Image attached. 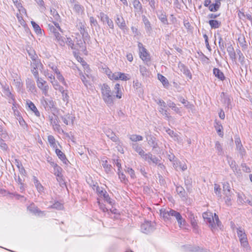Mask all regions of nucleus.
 Wrapping results in <instances>:
<instances>
[{
  "mask_svg": "<svg viewBox=\"0 0 252 252\" xmlns=\"http://www.w3.org/2000/svg\"><path fill=\"white\" fill-rule=\"evenodd\" d=\"M36 83L37 87L41 90L42 94L46 96L48 95L49 86L47 84L46 81L41 78H38V79H36Z\"/></svg>",
  "mask_w": 252,
  "mask_h": 252,
  "instance_id": "423d86ee",
  "label": "nucleus"
},
{
  "mask_svg": "<svg viewBox=\"0 0 252 252\" xmlns=\"http://www.w3.org/2000/svg\"><path fill=\"white\" fill-rule=\"evenodd\" d=\"M94 188H96V191L99 197H102L104 200L111 205L113 204L114 201L110 198L107 191L104 190L103 188H100L99 186H96V185H94Z\"/></svg>",
  "mask_w": 252,
  "mask_h": 252,
  "instance_id": "f03ea898",
  "label": "nucleus"
},
{
  "mask_svg": "<svg viewBox=\"0 0 252 252\" xmlns=\"http://www.w3.org/2000/svg\"><path fill=\"white\" fill-rule=\"evenodd\" d=\"M215 127L216 128V130H217V132L218 134L220 136H222L223 135V132L221 131V129H222V126L219 122H216V125H215Z\"/></svg>",
  "mask_w": 252,
  "mask_h": 252,
  "instance_id": "09e8293b",
  "label": "nucleus"
},
{
  "mask_svg": "<svg viewBox=\"0 0 252 252\" xmlns=\"http://www.w3.org/2000/svg\"><path fill=\"white\" fill-rule=\"evenodd\" d=\"M114 89L116 91V95H115L116 97H117V98H119V99L121 98L122 96V93L121 91L120 85L118 83H117L115 85Z\"/></svg>",
  "mask_w": 252,
  "mask_h": 252,
  "instance_id": "a19ab883",
  "label": "nucleus"
},
{
  "mask_svg": "<svg viewBox=\"0 0 252 252\" xmlns=\"http://www.w3.org/2000/svg\"><path fill=\"white\" fill-rule=\"evenodd\" d=\"M73 9L75 12L80 13L83 11V7L80 4H75L74 6Z\"/></svg>",
  "mask_w": 252,
  "mask_h": 252,
  "instance_id": "e2e57ef3",
  "label": "nucleus"
},
{
  "mask_svg": "<svg viewBox=\"0 0 252 252\" xmlns=\"http://www.w3.org/2000/svg\"><path fill=\"white\" fill-rule=\"evenodd\" d=\"M74 42H76L75 46H76V49L75 50H78V48H81L83 46V42L81 38H78L76 37L75 40H74Z\"/></svg>",
  "mask_w": 252,
  "mask_h": 252,
  "instance_id": "bf43d9fd",
  "label": "nucleus"
},
{
  "mask_svg": "<svg viewBox=\"0 0 252 252\" xmlns=\"http://www.w3.org/2000/svg\"><path fill=\"white\" fill-rule=\"evenodd\" d=\"M2 92L5 96L8 99V102L10 103H12L15 101V97L14 95L11 93L10 91L9 87L7 84H2Z\"/></svg>",
  "mask_w": 252,
  "mask_h": 252,
  "instance_id": "39448f33",
  "label": "nucleus"
},
{
  "mask_svg": "<svg viewBox=\"0 0 252 252\" xmlns=\"http://www.w3.org/2000/svg\"><path fill=\"white\" fill-rule=\"evenodd\" d=\"M159 112L162 114L163 116H165V118L169 119L170 118H171V116L169 115V114L167 112V111L165 109H164L162 107H160L159 109Z\"/></svg>",
  "mask_w": 252,
  "mask_h": 252,
  "instance_id": "0e129e2a",
  "label": "nucleus"
},
{
  "mask_svg": "<svg viewBox=\"0 0 252 252\" xmlns=\"http://www.w3.org/2000/svg\"><path fill=\"white\" fill-rule=\"evenodd\" d=\"M115 22L118 26L122 30H125L126 28V24L124 18L122 16L117 15V18L115 20Z\"/></svg>",
  "mask_w": 252,
  "mask_h": 252,
  "instance_id": "aec40b11",
  "label": "nucleus"
},
{
  "mask_svg": "<svg viewBox=\"0 0 252 252\" xmlns=\"http://www.w3.org/2000/svg\"><path fill=\"white\" fill-rule=\"evenodd\" d=\"M141 229L142 232L148 234L152 232L154 228L151 225L150 222L146 221L141 224Z\"/></svg>",
  "mask_w": 252,
  "mask_h": 252,
  "instance_id": "ddd939ff",
  "label": "nucleus"
},
{
  "mask_svg": "<svg viewBox=\"0 0 252 252\" xmlns=\"http://www.w3.org/2000/svg\"><path fill=\"white\" fill-rule=\"evenodd\" d=\"M215 148L217 151V153L219 155H222L223 154L222 146L219 141H217L215 143Z\"/></svg>",
  "mask_w": 252,
  "mask_h": 252,
  "instance_id": "8fccbe9b",
  "label": "nucleus"
},
{
  "mask_svg": "<svg viewBox=\"0 0 252 252\" xmlns=\"http://www.w3.org/2000/svg\"><path fill=\"white\" fill-rule=\"evenodd\" d=\"M237 233L241 245L244 247H247L248 245V242L244 230L239 227L237 228Z\"/></svg>",
  "mask_w": 252,
  "mask_h": 252,
  "instance_id": "20e7f679",
  "label": "nucleus"
},
{
  "mask_svg": "<svg viewBox=\"0 0 252 252\" xmlns=\"http://www.w3.org/2000/svg\"><path fill=\"white\" fill-rule=\"evenodd\" d=\"M51 208L60 210L63 209V206L60 202L56 201L51 206Z\"/></svg>",
  "mask_w": 252,
  "mask_h": 252,
  "instance_id": "13d9d810",
  "label": "nucleus"
},
{
  "mask_svg": "<svg viewBox=\"0 0 252 252\" xmlns=\"http://www.w3.org/2000/svg\"><path fill=\"white\" fill-rule=\"evenodd\" d=\"M142 158L147 161L149 163L153 162L155 164H158V161H159L158 158L153 155L151 153H145Z\"/></svg>",
  "mask_w": 252,
  "mask_h": 252,
  "instance_id": "9b49d317",
  "label": "nucleus"
},
{
  "mask_svg": "<svg viewBox=\"0 0 252 252\" xmlns=\"http://www.w3.org/2000/svg\"><path fill=\"white\" fill-rule=\"evenodd\" d=\"M66 44L71 49L75 50L76 46L74 44V40H72L71 38L67 37L65 40V44Z\"/></svg>",
  "mask_w": 252,
  "mask_h": 252,
  "instance_id": "c03bdc74",
  "label": "nucleus"
},
{
  "mask_svg": "<svg viewBox=\"0 0 252 252\" xmlns=\"http://www.w3.org/2000/svg\"><path fill=\"white\" fill-rule=\"evenodd\" d=\"M158 19L164 25H168V22L166 15L164 12H161L160 14L158 15Z\"/></svg>",
  "mask_w": 252,
  "mask_h": 252,
  "instance_id": "79ce46f5",
  "label": "nucleus"
},
{
  "mask_svg": "<svg viewBox=\"0 0 252 252\" xmlns=\"http://www.w3.org/2000/svg\"><path fill=\"white\" fill-rule=\"evenodd\" d=\"M102 98L106 105L111 107L114 104L116 96L113 93L110 87L107 84H103L101 87Z\"/></svg>",
  "mask_w": 252,
  "mask_h": 252,
  "instance_id": "f257e3e1",
  "label": "nucleus"
},
{
  "mask_svg": "<svg viewBox=\"0 0 252 252\" xmlns=\"http://www.w3.org/2000/svg\"><path fill=\"white\" fill-rule=\"evenodd\" d=\"M76 28L80 32L82 36V38H83L84 42H85V41L89 39L90 35L88 34V32L86 31L85 24L79 22L76 25Z\"/></svg>",
  "mask_w": 252,
  "mask_h": 252,
  "instance_id": "0eeeda50",
  "label": "nucleus"
},
{
  "mask_svg": "<svg viewBox=\"0 0 252 252\" xmlns=\"http://www.w3.org/2000/svg\"><path fill=\"white\" fill-rule=\"evenodd\" d=\"M227 159L230 168L232 169L234 174L236 175L240 176L241 173L240 170L238 169V166L235 161L233 160L232 158L228 157H227Z\"/></svg>",
  "mask_w": 252,
  "mask_h": 252,
  "instance_id": "9d476101",
  "label": "nucleus"
},
{
  "mask_svg": "<svg viewBox=\"0 0 252 252\" xmlns=\"http://www.w3.org/2000/svg\"><path fill=\"white\" fill-rule=\"evenodd\" d=\"M33 62L31 63V66L32 68H38L40 66H42L43 65L40 62V60L37 59L35 60H32Z\"/></svg>",
  "mask_w": 252,
  "mask_h": 252,
  "instance_id": "3c124183",
  "label": "nucleus"
},
{
  "mask_svg": "<svg viewBox=\"0 0 252 252\" xmlns=\"http://www.w3.org/2000/svg\"><path fill=\"white\" fill-rule=\"evenodd\" d=\"M130 139L134 142H137L142 141L143 140V137L139 135L132 134L130 136Z\"/></svg>",
  "mask_w": 252,
  "mask_h": 252,
  "instance_id": "5fc2aeb1",
  "label": "nucleus"
},
{
  "mask_svg": "<svg viewBox=\"0 0 252 252\" xmlns=\"http://www.w3.org/2000/svg\"><path fill=\"white\" fill-rule=\"evenodd\" d=\"M41 103L44 108L47 110L54 108L55 104L52 99L45 98L44 97L41 99Z\"/></svg>",
  "mask_w": 252,
  "mask_h": 252,
  "instance_id": "f8f14e48",
  "label": "nucleus"
},
{
  "mask_svg": "<svg viewBox=\"0 0 252 252\" xmlns=\"http://www.w3.org/2000/svg\"><path fill=\"white\" fill-rule=\"evenodd\" d=\"M28 209L31 212L34 213V214H36V213H38L39 212H40L41 211L38 209V208L36 206H35V205L34 204H31L30 206H29L28 207Z\"/></svg>",
  "mask_w": 252,
  "mask_h": 252,
  "instance_id": "6e6d98bb",
  "label": "nucleus"
},
{
  "mask_svg": "<svg viewBox=\"0 0 252 252\" xmlns=\"http://www.w3.org/2000/svg\"><path fill=\"white\" fill-rule=\"evenodd\" d=\"M51 12L52 13V16H53L54 19L57 21H59L60 20V16L59 15V14H58V13L57 12V11L54 9L53 10H51Z\"/></svg>",
  "mask_w": 252,
  "mask_h": 252,
  "instance_id": "338daca9",
  "label": "nucleus"
},
{
  "mask_svg": "<svg viewBox=\"0 0 252 252\" xmlns=\"http://www.w3.org/2000/svg\"><path fill=\"white\" fill-rule=\"evenodd\" d=\"M140 57L144 62L147 63L150 61V54L147 52L145 48H142L140 49Z\"/></svg>",
  "mask_w": 252,
  "mask_h": 252,
  "instance_id": "dca6fc26",
  "label": "nucleus"
},
{
  "mask_svg": "<svg viewBox=\"0 0 252 252\" xmlns=\"http://www.w3.org/2000/svg\"><path fill=\"white\" fill-rule=\"evenodd\" d=\"M178 67L185 75L189 77L190 79L191 78L192 76L189 70L184 63L180 62L178 64Z\"/></svg>",
  "mask_w": 252,
  "mask_h": 252,
  "instance_id": "a211bd4d",
  "label": "nucleus"
},
{
  "mask_svg": "<svg viewBox=\"0 0 252 252\" xmlns=\"http://www.w3.org/2000/svg\"><path fill=\"white\" fill-rule=\"evenodd\" d=\"M218 35H219V48H220L221 51L224 52L226 44L223 41L221 35L220 34H218Z\"/></svg>",
  "mask_w": 252,
  "mask_h": 252,
  "instance_id": "37998d69",
  "label": "nucleus"
},
{
  "mask_svg": "<svg viewBox=\"0 0 252 252\" xmlns=\"http://www.w3.org/2000/svg\"><path fill=\"white\" fill-rule=\"evenodd\" d=\"M166 131L171 137H173L175 140H178L179 135L175 133L173 130L168 128L166 130Z\"/></svg>",
  "mask_w": 252,
  "mask_h": 252,
  "instance_id": "864d4df0",
  "label": "nucleus"
},
{
  "mask_svg": "<svg viewBox=\"0 0 252 252\" xmlns=\"http://www.w3.org/2000/svg\"><path fill=\"white\" fill-rule=\"evenodd\" d=\"M55 150V153L59 158L61 160L63 161V162L65 164H68L69 162L68 160L66 158V156L65 154L62 152L60 149H58L57 147L56 149H54Z\"/></svg>",
  "mask_w": 252,
  "mask_h": 252,
  "instance_id": "f3484780",
  "label": "nucleus"
},
{
  "mask_svg": "<svg viewBox=\"0 0 252 252\" xmlns=\"http://www.w3.org/2000/svg\"><path fill=\"white\" fill-rule=\"evenodd\" d=\"M48 29L50 32L53 34L54 37L60 33L59 29H57V28H55V26H54L52 24H48Z\"/></svg>",
  "mask_w": 252,
  "mask_h": 252,
  "instance_id": "ea45409f",
  "label": "nucleus"
},
{
  "mask_svg": "<svg viewBox=\"0 0 252 252\" xmlns=\"http://www.w3.org/2000/svg\"><path fill=\"white\" fill-rule=\"evenodd\" d=\"M179 163L178 164L177 167L174 168L176 170L180 169L182 171H185L187 169V166L186 164H182L179 160Z\"/></svg>",
  "mask_w": 252,
  "mask_h": 252,
  "instance_id": "052dcab7",
  "label": "nucleus"
},
{
  "mask_svg": "<svg viewBox=\"0 0 252 252\" xmlns=\"http://www.w3.org/2000/svg\"><path fill=\"white\" fill-rule=\"evenodd\" d=\"M246 197L245 195L243 193H237V201L239 204H243L244 203L246 202Z\"/></svg>",
  "mask_w": 252,
  "mask_h": 252,
  "instance_id": "58836bf2",
  "label": "nucleus"
},
{
  "mask_svg": "<svg viewBox=\"0 0 252 252\" xmlns=\"http://www.w3.org/2000/svg\"><path fill=\"white\" fill-rule=\"evenodd\" d=\"M118 175L121 182L126 183V182L127 181V179L126 175L124 174V173L122 172L120 170L118 172Z\"/></svg>",
  "mask_w": 252,
  "mask_h": 252,
  "instance_id": "774afa93",
  "label": "nucleus"
},
{
  "mask_svg": "<svg viewBox=\"0 0 252 252\" xmlns=\"http://www.w3.org/2000/svg\"><path fill=\"white\" fill-rule=\"evenodd\" d=\"M102 166L107 173H110L111 172L112 166L108 163L107 160L102 161Z\"/></svg>",
  "mask_w": 252,
  "mask_h": 252,
  "instance_id": "a18cd8bd",
  "label": "nucleus"
},
{
  "mask_svg": "<svg viewBox=\"0 0 252 252\" xmlns=\"http://www.w3.org/2000/svg\"><path fill=\"white\" fill-rule=\"evenodd\" d=\"M146 139L148 144L153 148V149H156L158 147V143L156 142V138L152 135H148Z\"/></svg>",
  "mask_w": 252,
  "mask_h": 252,
  "instance_id": "6ab92c4d",
  "label": "nucleus"
},
{
  "mask_svg": "<svg viewBox=\"0 0 252 252\" xmlns=\"http://www.w3.org/2000/svg\"><path fill=\"white\" fill-rule=\"evenodd\" d=\"M221 101L226 104L229 107L231 103V99L229 95L226 94L224 92H222L220 94Z\"/></svg>",
  "mask_w": 252,
  "mask_h": 252,
  "instance_id": "bb28decb",
  "label": "nucleus"
},
{
  "mask_svg": "<svg viewBox=\"0 0 252 252\" xmlns=\"http://www.w3.org/2000/svg\"><path fill=\"white\" fill-rule=\"evenodd\" d=\"M167 105L171 108L172 110H173L175 112L178 114H181V111L179 108L176 107V104L174 102L172 101L169 100L167 102Z\"/></svg>",
  "mask_w": 252,
  "mask_h": 252,
  "instance_id": "c9c22d12",
  "label": "nucleus"
},
{
  "mask_svg": "<svg viewBox=\"0 0 252 252\" xmlns=\"http://www.w3.org/2000/svg\"><path fill=\"white\" fill-rule=\"evenodd\" d=\"M132 148L134 150L135 152L139 154V155L141 157V158L145 153L144 151L137 143L133 144Z\"/></svg>",
  "mask_w": 252,
  "mask_h": 252,
  "instance_id": "7c9ffc66",
  "label": "nucleus"
},
{
  "mask_svg": "<svg viewBox=\"0 0 252 252\" xmlns=\"http://www.w3.org/2000/svg\"><path fill=\"white\" fill-rule=\"evenodd\" d=\"M208 23L212 29H218L221 26V22L216 20H210Z\"/></svg>",
  "mask_w": 252,
  "mask_h": 252,
  "instance_id": "72a5a7b5",
  "label": "nucleus"
},
{
  "mask_svg": "<svg viewBox=\"0 0 252 252\" xmlns=\"http://www.w3.org/2000/svg\"><path fill=\"white\" fill-rule=\"evenodd\" d=\"M27 104L28 105V107L30 108V109L34 113V115L38 117H40V112L36 107L35 105L32 101H31L30 100H27Z\"/></svg>",
  "mask_w": 252,
  "mask_h": 252,
  "instance_id": "4be33fe9",
  "label": "nucleus"
},
{
  "mask_svg": "<svg viewBox=\"0 0 252 252\" xmlns=\"http://www.w3.org/2000/svg\"><path fill=\"white\" fill-rule=\"evenodd\" d=\"M133 5L135 11L137 12H142V5L139 0H134Z\"/></svg>",
  "mask_w": 252,
  "mask_h": 252,
  "instance_id": "2f4dec72",
  "label": "nucleus"
},
{
  "mask_svg": "<svg viewBox=\"0 0 252 252\" xmlns=\"http://www.w3.org/2000/svg\"><path fill=\"white\" fill-rule=\"evenodd\" d=\"M61 117L63 123L66 125H68L70 124H73L75 119L74 116L69 114H67L63 116H61Z\"/></svg>",
  "mask_w": 252,
  "mask_h": 252,
  "instance_id": "412c9836",
  "label": "nucleus"
},
{
  "mask_svg": "<svg viewBox=\"0 0 252 252\" xmlns=\"http://www.w3.org/2000/svg\"><path fill=\"white\" fill-rule=\"evenodd\" d=\"M188 219L190 220V223L194 229H197L198 228L196 217L191 212L188 211L187 212Z\"/></svg>",
  "mask_w": 252,
  "mask_h": 252,
  "instance_id": "2eb2a0df",
  "label": "nucleus"
},
{
  "mask_svg": "<svg viewBox=\"0 0 252 252\" xmlns=\"http://www.w3.org/2000/svg\"><path fill=\"white\" fill-rule=\"evenodd\" d=\"M139 70L141 75L144 77H149L150 75V72L144 66L140 65Z\"/></svg>",
  "mask_w": 252,
  "mask_h": 252,
  "instance_id": "473e14b6",
  "label": "nucleus"
},
{
  "mask_svg": "<svg viewBox=\"0 0 252 252\" xmlns=\"http://www.w3.org/2000/svg\"><path fill=\"white\" fill-rule=\"evenodd\" d=\"M176 191L177 193L181 197H186V191L184 189L180 186L176 187Z\"/></svg>",
  "mask_w": 252,
  "mask_h": 252,
  "instance_id": "de8ad7c7",
  "label": "nucleus"
},
{
  "mask_svg": "<svg viewBox=\"0 0 252 252\" xmlns=\"http://www.w3.org/2000/svg\"><path fill=\"white\" fill-rule=\"evenodd\" d=\"M54 39L60 46L62 47L64 46L65 38L62 36L60 33L57 34L54 37Z\"/></svg>",
  "mask_w": 252,
  "mask_h": 252,
  "instance_id": "b1692460",
  "label": "nucleus"
},
{
  "mask_svg": "<svg viewBox=\"0 0 252 252\" xmlns=\"http://www.w3.org/2000/svg\"><path fill=\"white\" fill-rule=\"evenodd\" d=\"M227 51L228 53L230 58L232 60V61H235L236 59V53L232 45H230L227 47Z\"/></svg>",
  "mask_w": 252,
  "mask_h": 252,
  "instance_id": "a878e982",
  "label": "nucleus"
},
{
  "mask_svg": "<svg viewBox=\"0 0 252 252\" xmlns=\"http://www.w3.org/2000/svg\"><path fill=\"white\" fill-rule=\"evenodd\" d=\"M50 163V165L54 168V174L57 177V180L59 182H62L63 181L62 171L63 169L60 166H59L56 163L51 160H48Z\"/></svg>",
  "mask_w": 252,
  "mask_h": 252,
  "instance_id": "7ed1b4c3",
  "label": "nucleus"
},
{
  "mask_svg": "<svg viewBox=\"0 0 252 252\" xmlns=\"http://www.w3.org/2000/svg\"><path fill=\"white\" fill-rule=\"evenodd\" d=\"M171 217H174L177 220L179 225L181 227V226H184L186 223L185 220L184 219L180 214V213L174 210H171V212L170 213Z\"/></svg>",
  "mask_w": 252,
  "mask_h": 252,
  "instance_id": "6e6552de",
  "label": "nucleus"
},
{
  "mask_svg": "<svg viewBox=\"0 0 252 252\" xmlns=\"http://www.w3.org/2000/svg\"><path fill=\"white\" fill-rule=\"evenodd\" d=\"M238 42L241 46V47L242 48V50H246L248 48V45L246 43V41L245 40V37L244 35H241L238 37Z\"/></svg>",
  "mask_w": 252,
  "mask_h": 252,
  "instance_id": "c85d7f7f",
  "label": "nucleus"
},
{
  "mask_svg": "<svg viewBox=\"0 0 252 252\" xmlns=\"http://www.w3.org/2000/svg\"><path fill=\"white\" fill-rule=\"evenodd\" d=\"M106 136L110 138L112 141L116 142L117 144L120 145L121 143L119 137L117 136L115 133L110 129H108L105 131Z\"/></svg>",
  "mask_w": 252,
  "mask_h": 252,
  "instance_id": "4468645a",
  "label": "nucleus"
},
{
  "mask_svg": "<svg viewBox=\"0 0 252 252\" xmlns=\"http://www.w3.org/2000/svg\"><path fill=\"white\" fill-rule=\"evenodd\" d=\"M168 158L169 160L172 162L173 166L174 168L177 167L179 163V160L176 158L174 155L172 153L168 155Z\"/></svg>",
  "mask_w": 252,
  "mask_h": 252,
  "instance_id": "c756f323",
  "label": "nucleus"
},
{
  "mask_svg": "<svg viewBox=\"0 0 252 252\" xmlns=\"http://www.w3.org/2000/svg\"><path fill=\"white\" fill-rule=\"evenodd\" d=\"M235 143L236 145L237 150H239L240 154L243 156L245 155V150L241 143V140L239 138L235 140Z\"/></svg>",
  "mask_w": 252,
  "mask_h": 252,
  "instance_id": "cd10ccee",
  "label": "nucleus"
},
{
  "mask_svg": "<svg viewBox=\"0 0 252 252\" xmlns=\"http://www.w3.org/2000/svg\"><path fill=\"white\" fill-rule=\"evenodd\" d=\"M28 54L32 61L38 59L37 55L36 54L34 50L28 51Z\"/></svg>",
  "mask_w": 252,
  "mask_h": 252,
  "instance_id": "69168bd1",
  "label": "nucleus"
},
{
  "mask_svg": "<svg viewBox=\"0 0 252 252\" xmlns=\"http://www.w3.org/2000/svg\"><path fill=\"white\" fill-rule=\"evenodd\" d=\"M47 139L50 146L54 149H56L57 146L56 143V139L52 135H49L48 136Z\"/></svg>",
  "mask_w": 252,
  "mask_h": 252,
  "instance_id": "e433bc0d",
  "label": "nucleus"
},
{
  "mask_svg": "<svg viewBox=\"0 0 252 252\" xmlns=\"http://www.w3.org/2000/svg\"><path fill=\"white\" fill-rule=\"evenodd\" d=\"M213 74L221 81H223L225 78L223 72L218 68H214L213 69Z\"/></svg>",
  "mask_w": 252,
  "mask_h": 252,
  "instance_id": "393cba45",
  "label": "nucleus"
},
{
  "mask_svg": "<svg viewBox=\"0 0 252 252\" xmlns=\"http://www.w3.org/2000/svg\"><path fill=\"white\" fill-rule=\"evenodd\" d=\"M26 85L27 88L29 89V90L32 92H33V91L35 89V86L34 82L30 79L27 80Z\"/></svg>",
  "mask_w": 252,
  "mask_h": 252,
  "instance_id": "49530a36",
  "label": "nucleus"
},
{
  "mask_svg": "<svg viewBox=\"0 0 252 252\" xmlns=\"http://www.w3.org/2000/svg\"><path fill=\"white\" fill-rule=\"evenodd\" d=\"M172 209H170L169 211H166L165 210H162V209L160 210V214L162 216L164 220H169L170 219L171 215L170 214L171 212Z\"/></svg>",
  "mask_w": 252,
  "mask_h": 252,
  "instance_id": "4c0bfd02",
  "label": "nucleus"
},
{
  "mask_svg": "<svg viewBox=\"0 0 252 252\" xmlns=\"http://www.w3.org/2000/svg\"><path fill=\"white\" fill-rule=\"evenodd\" d=\"M33 182L37 191L41 194L44 192V188L35 176H33Z\"/></svg>",
  "mask_w": 252,
  "mask_h": 252,
  "instance_id": "5701e85b",
  "label": "nucleus"
},
{
  "mask_svg": "<svg viewBox=\"0 0 252 252\" xmlns=\"http://www.w3.org/2000/svg\"><path fill=\"white\" fill-rule=\"evenodd\" d=\"M49 121L51 125H55L56 124L59 123L58 120V117L57 116L53 114V115L49 116Z\"/></svg>",
  "mask_w": 252,
  "mask_h": 252,
  "instance_id": "4d7b16f0",
  "label": "nucleus"
},
{
  "mask_svg": "<svg viewBox=\"0 0 252 252\" xmlns=\"http://www.w3.org/2000/svg\"><path fill=\"white\" fill-rule=\"evenodd\" d=\"M158 80L162 83L165 88H167L169 87V82L165 77L161 74H158Z\"/></svg>",
  "mask_w": 252,
  "mask_h": 252,
  "instance_id": "f704fd0d",
  "label": "nucleus"
},
{
  "mask_svg": "<svg viewBox=\"0 0 252 252\" xmlns=\"http://www.w3.org/2000/svg\"><path fill=\"white\" fill-rule=\"evenodd\" d=\"M209 9L211 12H216L219 9L218 4L217 3H213L210 4L209 6Z\"/></svg>",
  "mask_w": 252,
  "mask_h": 252,
  "instance_id": "680f3d73",
  "label": "nucleus"
},
{
  "mask_svg": "<svg viewBox=\"0 0 252 252\" xmlns=\"http://www.w3.org/2000/svg\"><path fill=\"white\" fill-rule=\"evenodd\" d=\"M32 27L37 34L41 33V29L38 24L34 21H31Z\"/></svg>",
  "mask_w": 252,
  "mask_h": 252,
  "instance_id": "603ef678",
  "label": "nucleus"
},
{
  "mask_svg": "<svg viewBox=\"0 0 252 252\" xmlns=\"http://www.w3.org/2000/svg\"><path fill=\"white\" fill-rule=\"evenodd\" d=\"M202 217L204 220L209 224L212 229L216 227V224L214 223V219L211 213L205 212L203 213Z\"/></svg>",
  "mask_w": 252,
  "mask_h": 252,
  "instance_id": "1a4fd4ad",
  "label": "nucleus"
}]
</instances>
